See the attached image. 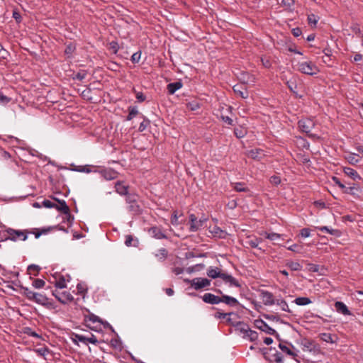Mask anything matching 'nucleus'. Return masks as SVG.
<instances>
[{
	"label": "nucleus",
	"mask_w": 363,
	"mask_h": 363,
	"mask_svg": "<svg viewBox=\"0 0 363 363\" xmlns=\"http://www.w3.org/2000/svg\"><path fill=\"white\" fill-rule=\"evenodd\" d=\"M22 290L23 296L28 300L43 306L48 303V298L45 294L33 291L28 287H22Z\"/></svg>",
	"instance_id": "obj_1"
},
{
	"label": "nucleus",
	"mask_w": 363,
	"mask_h": 363,
	"mask_svg": "<svg viewBox=\"0 0 363 363\" xmlns=\"http://www.w3.org/2000/svg\"><path fill=\"white\" fill-rule=\"evenodd\" d=\"M6 232L8 235L7 239L14 242L17 240L25 241L28 238V232L27 230H15L13 228H8L6 229Z\"/></svg>",
	"instance_id": "obj_2"
},
{
	"label": "nucleus",
	"mask_w": 363,
	"mask_h": 363,
	"mask_svg": "<svg viewBox=\"0 0 363 363\" xmlns=\"http://www.w3.org/2000/svg\"><path fill=\"white\" fill-rule=\"evenodd\" d=\"M297 69L299 72L308 75H315L319 72L318 67L311 62H298Z\"/></svg>",
	"instance_id": "obj_3"
},
{
	"label": "nucleus",
	"mask_w": 363,
	"mask_h": 363,
	"mask_svg": "<svg viewBox=\"0 0 363 363\" xmlns=\"http://www.w3.org/2000/svg\"><path fill=\"white\" fill-rule=\"evenodd\" d=\"M233 315V313L228 312V325H232L234 327V331L243 337L248 330L249 327L247 325L240 321L233 322V318L231 316Z\"/></svg>",
	"instance_id": "obj_4"
},
{
	"label": "nucleus",
	"mask_w": 363,
	"mask_h": 363,
	"mask_svg": "<svg viewBox=\"0 0 363 363\" xmlns=\"http://www.w3.org/2000/svg\"><path fill=\"white\" fill-rule=\"evenodd\" d=\"M189 283L191 287L195 290H200L208 288L211 284V281L203 277H196L191 280H186Z\"/></svg>",
	"instance_id": "obj_5"
},
{
	"label": "nucleus",
	"mask_w": 363,
	"mask_h": 363,
	"mask_svg": "<svg viewBox=\"0 0 363 363\" xmlns=\"http://www.w3.org/2000/svg\"><path fill=\"white\" fill-rule=\"evenodd\" d=\"M61 289H55L52 294L62 303L66 304L73 301L74 298L69 291H61Z\"/></svg>",
	"instance_id": "obj_6"
},
{
	"label": "nucleus",
	"mask_w": 363,
	"mask_h": 363,
	"mask_svg": "<svg viewBox=\"0 0 363 363\" xmlns=\"http://www.w3.org/2000/svg\"><path fill=\"white\" fill-rule=\"evenodd\" d=\"M206 221V218H201L199 220L194 214H191L189 216V222H190V231L196 232L199 230Z\"/></svg>",
	"instance_id": "obj_7"
},
{
	"label": "nucleus",
	"mask_w": 363,
	"mask_h": 363,
	"mask_svg": "<svg viewBox=\"0 0 363 363\" xmlns=\"http://www.w3.org/2000/svg\"><path fill=\"white\" fill-rule=\"evenodd\" d=\"M238 79L245 84L253 85L255 83V77L245 71H241L236 74Z\"/></svg>",
	"instance_id": "obj_8"
},
{
	"label": "nucleus",
	"mask_w": 363,
	"mask_h": 363,
	"mask_svg": "<svg viewBox=\"0 0 363 363\" xmlns=\"http://www.w3.org/2000/svg\"><path fill=\"white\" fill-rule=\"evenodd\" d=\"M98 173L106 180H113L118 177V172L111 168L98 169Z\"/></svg>",
	"instance_id": "obj_9"
},
{
	"label": "nucleus",
	"mask_w": 363,
	"mask_h": 363,
	"mask_svg": "<svg viewBox=\"0 0 363 363\" xmlns=\"http://www.w3.org/2000/svg\"><path fill=\"white\" fill-rule=\"evenodd\" d=\"M260 298L265 306H273L275 304V298L273 294L267 291H262L260 293Z\"/></svg>",
	"instance_id": "obj_10"
},
{
	"label": "nucleus",
	"mask_w": 363,
	"mask_h": 363,
	"mask_svg": "<svg viewBox=\"0 0 363 363\" xmlns=\"http://www.w3.org/2000/svg\"><path fill=\"white\" fill-rule=\"evenodd\" d=\"M314 125V122L310 118L302 119L298 121L299 128L306 133H309Z\"/></svg>",
	"instance_id": "obj_11"
},
{
	"label": "nucleus",
	"mask_w": 363,
	"mask_h": 363,
	"mask_svg": "<svg viewBox=\"0 0 363 363\" xmlns=\"http://www.w3.org/2000/svg\"><path fill=\"white\" fill-rule=\"evenodd\" d=\"M255 326L257 328L259 329L260 330L269 334V335H274L276 333V330L269 326L264 321L262 320H257L255 321Z\"/></svg>",
	"instance_id": "obj_12"
},
{
	"label": "nucleus",
	"mask_w": 363,
	"mask_h": 363,
	"mask_svg": "<svg viewBox=\"0 0 363 363\" xmlns=\"http://www.w3.org/2000/svg\"><path fill=\"white\" fill-rule=\"evenodd\" d=\"M303 350L304 351L313 352V354H316L320 352L319 345L315 344L313 341L306 340L304 343H303Z\"/></svg>",
	"instance_id": "obj_13"
},
{
	"label": "nucleus",
	"mask_w": 363,
	"mask_h": 363,
	"mask_svg": "<svg viewBox=\"0 0 363 363\" xmlns=\"http://www.w3.org/2000/svg\"><path fill=\"white\" fill-rule=\"evenodd\" d=\"M335 311L343 315H351L352 313L347 306L342 301H336L334 304Z\"/></svg>",
	"instance_id": "obj_14"
},
{
	"label": "nucleus",
	"mask_w": 363,
	"mask_h": 363,
	"mask_svg": "<svg viewBox=\"0 0 363 363\" xmlns=\"http://www.w3.org/2000/svg\"><path fill=\"white\" fill-rule=\"evenodd\" d=\"M202 299L204 302L211 304H216L221 301V298L219 296L210 293L205 294L203 296Z\"/></svg>",
	"instance_id": "obj_15"
},
{
	"label": "nucleus",
	"mask_w": 363,
	"mask_h": 363,
	"mask_svg": "<svg viewBox=\"0 0 363 363\" xmlns=\"http://www.w3.org/2000/svg\"><path fill=\"white\" fill-rule=\"evenodd\" d=\"M234 307L238 313H242L244 307L238 302L237 299L228 296V307Z\"/></svg>",
	"instance_id": "obj_16"
},
{
	"label": "nucleus",
	"mask_w": 363,
	"mask_h": 363,
	"mask_svg": "<svg viewBox=\"0 0 363 363\" xmlns=\"http://www.w3.org/2000/svg\"><path fill=\"white\" fill-rule=\"evenodd\" d=\"M247 155L254 160H259L264 156V154L261 149H252L248 151Z\"/></svg>",
	"instance_id": "obj_17"
},
{
	"label": "nucleus",
	"mask_w": 363,
	"mask_h": 363,
	"mask_svg": "<svg viewBox=\"0 0 363 363\" xmlns=\"http://www.w3.org/2000/svg\"><path fill=\"white\" fill-rule=\"evenodd\" d=\"M149 233L150 235H152L153 238L156 239H163L166 238L164 233L162 231V230L160 228L157 227H152L150 228Z\"/></svg>",
	"instance_id": "obj_18"
},
{
	"label": "nucleus",
	"mask_w": 363,
	"mask_h": 363,
	"mask_svg": "<svg viewBox=\"0 0 363 363\" xmlns=\"http://www.w3.org/2000/svg\"><path fill=\"white\" fill-rule=\"evenodd\" d=\"M233 91L243 99H246L248 96V92L242 84L235 85L233 86Z\"/></svg>",
	"instance_id": "obj_19"
},
{
	"label": "nucleus",
	"mask_w": 363,
	"mask_h": 363,
	"mask_svg": "<svg viewBox=\"0 0 363 363\" xmlns=\"http://www.w3.org/2000/svg\"><path fill=\"white\" fill-rule=\"evenodd\" d=\"M343 172L347 176L354 181L361 179V177L357 173V172L350 167H344Z\"/></svg>",
	"instance_id": "obj_20"
},
{
	"label": "nucleus",
	"mask_w": 363,
	"mask_h": 363,
	"mask_svg": "<svg viewBox=\"0 0 363 363\" xmlns=\"http://www.w3.org/2000/svg\"><path fill=\"white\" fill-rule=\"evenodd\" d=\"M345 160L352 165L356 164L360 160V157L357 154L349 152L345 155Z\"/></svg>",
	"instance_id": "obj_21"
},
{
	"label": "nucleus",
	"mask_w": 363,
	"mask_h": 363,
	"mask_svg": "<svg viewBox=\"0 0 363 363\" xmlns=\"http://www.w3.org/2000/svg\"><path fill=\"white\" fill-rule=\"evenodd\" d=\"M245 245L252 248H257L259 244L261 242V240L256 237L249 236L245 240Z\"/></svg>",
	"instance_id": "obj_22"
},
{
	"label": "nucleus",
	"mask_w": 363,
	"mask_h": 363,
	"mask_svg": "<svg viewBox=\"0 0 363 363\" xmlns=\"http://www.w3.org/2000/svg\"><path fill=\"white\" fill-rule=\"evenodd\" d=\"M116 191L121 195H126L128 193V186L123 182H118L115 185Z\"/></svg>",
	"instance_id": "obj_23"
},
{
	"label": "nucleus",
	"mask_w": 363,
	"mask_h": 363,
	"mask_svg": "<svg viewBox=\"0 0 363 363\" xmlns=\"http://www.w3.org/2000/svg\"><path fill=\"white\" fill-rule=\"evenodd\" d=\"M69 281V279H66L65 277H60L56 279L55 285L57 289H62L67 287V282Z\"/></svg>",
	"instance_id": "obj_24"
},
{
	"label": "nucleus",
	"mask_w": 363,
	"mask_h": 363,
	"mask_svg": "<svg viewBox=\"0 0 363 363\" xmlns=\"http://www.w3.org/2000/svg\"><path fill=\"white\" fill-rule=\"evenodd\" d=\"M207 275L212 279L220 277L221 276H225L224 274H221L220 270L218 267L209 268L207 271Z\"/></svg>",
	"instance_id": "obj_25"
},
{
	"label": "nucleus",
	"mask_w": 363,
	"mask_h": 363,
	"mask_svg": "<svg viewBox=\"0 0 363 363\" xmlns=\"http://www.w3.org/2000/svg\"><path fill=\"white\" fill-rule=\"evenodd\" d=\"M182 84L181 82H174L170 83L167 85V90L168 92L170 94H173L175 93L176 91L179 90L180 88H182Z\"/></svg>",
	"instance_id": "obj_26"
},
{
	"label": "nucleus",
	"mask_w": 363,
	"mask_h": 363,
	"mask_svg": "<svg viewBox=\"0 0 363 363\" xmlns=\"http://www.w3.org/2000/svg\"><path fill=\"white\" fill-rule=\"evenodd\" d=\"M228 286L235 287L238 289V292H241V286L238 280H236L235 278H233V277L229 276V275H228Z\"/></svg>",
	"instance_id": "obj_27"
},
{
	"label": "nucleus",
	"mask_w": 363,
	"mask_h": 363,
	"mask_svg": "<svg viewBox=\"0 0 363 363\" xmlns=\"http://www.w3.org/2000/svg\"><path fill=\"white\" fill-rule=\"evenodd\" d=\"M294 302L298 306H306L312 303L311 299L307 297H298Z\"/></svg>",
	"instance_id": "obj_28"
},
{
	"label": "nucleus",
	"mask_w": 363,
	"mask_h": 363,
	"mask_svg": "<svg viewBox=\"0 0 363 363\" xmlns=\"http://www.w3.org/2000/svg\"><path fill=\"white\" fill-rule=\"evenodd\" d=\"M257 337H258L257 333L255 331L251 330L249 328L248 330L247 331V333H245V335H244V336L242 337L245 339L249 340L250 341H255V340L257 339Z\"/></svg>",
	"instance_id": "obj_29"
},
{
	"label": "nucleus",
	"mask_w": 363,
	"mask_h": 363,
	"mask_svg": "<svg viewBox=\"0 0 363 363\" xmlns=\"http://www.w3.org/2000/svg\"><path fill=\"white\" fill-rule=\"evenodd\" d=\"M318 228L320 231L327 232L328 233L333 235L335 236H340V232L338 230L330 229L327 226L318 227Z\"/></svg>",
	"instance_id": "obj_30"
},
{
	"label": "nucleus",
	"mask_w": 363,
	"mask_h": 363,
	"mask_svg": "<svg viewBox=\"0 0 363 363\" xmlns=\"http://www.w3.org/2000/svg\"><path fill=\"white\" fill-rule=\"evenodd\" d=\"M286 265L293 271H300L302 269V266L297 262H287Z\"/></svg>",
	"instance_id": "obj_31"
},
{
	"label": "nucleus",
	"mask_w": 363,
	"mask_h": 363,
	"mask_svg": "<svg viewBox=\"0 0 363 363\" xmlns=\"http://www.w3.org/2000/svg\"><path fill=\"white\" fill-rule=\"evenodd\" d=\"M234 133L238 138H242L246 135L247 130L245 128L238 127L234 129Z\"/></svg>",
	"instance_id": "obj_32"
},
{
	"label": "nucleus",
	"mask_w": 363,
	"mask_h": 363,
	"mask_svg": "<svg viewBox=\"0 0 363 363\" xmlns=\"http://www.w3.org/2000/svg\"><path fill=\"white\" fill-rule=\"evenodd\" d=\"M279 348L281 350V351L286 353L287 354H289L290 356H293V357L296 356V354L291 350L289 346H287L284 344H279Z\"/></svg>",
	"instance_id": "obj_33"
},
{
	"label": "nucleus",
	"mask_w": 363,
	"mask_h": 363,
	"mask_svg": "<svg viewBox=\"0 0 363 363\" xmlns=\"http://www.w3.org/2000/svg\"><path fill=\"white\" fill-rule=\"evenodd\" d=\"M263 235L265 236L266 238L274 241L278 239H279L281 237V235L276 233H264Z\"/></svg>",
	"instance_id": "obj_34"
},
{
	"label": "nucleus",
	"mask_w": 363,
	"mask_h": 363,
	"mask_svg": "<svg viewBox=\"0 0 363 363\" xmlns=\"http://www.w3.org/2000/svg\"><path fill=\"white\" fill-rule=\"evenodd\" d=\"M45 281L41 279H34L32 283V286L34 288L38 289L43 288L45 286Z\"/></svg>",
	"instance_id": "obj_35"
},
{
	"label": "nucleus",
	"mask_w": 363,
	"mask_h": 363,
	"mask_svg": "<svg viewBox=\"0 0 363 363\" xmlns=\"http://www.w3.org/2000/svg\"><path fill=\"white\" fill-rule=\"evenodd\" d=\"M39 270L40 267L35 264H31L28 267V274L30 275L36 276L38 274Z\"/></svg>",
	"instance_id": "obj_36"
},
{
	"label": "nucleus",
	"mask_w": 363,
	"mask_h": 363,
	"mask_svg": "<svg viewBox=\"0 0 363 363\" xmlns=\"http://www.w3.org/2000/svg\"><path fill=\"white\" fill-rule=\"evenodd\" d=\"M73 341L77 342H81L85 345H86V336H84L83 335H79V334H74L73 335V338H72Z\"/></svg>",
	"instance_id": "obj_37"
},
{
	"label": "nucleus",
	"mask_w": 363,
	"mask_h": 363,
	"mask_svg": "<svg viewBox=\"0 0 363 363\" xmlns=\"http://www.w3.org/2000/svg\"><path fill=\"white\" fill-rule=\"evenodd\" d=\"M57 208L63 213L69 214V208L64 201L60 203V206Z\"/></svg>",
	"instance_id": "obj_38"
},
{
	"label": "nucleus",
	"mask_w": 363,
	"mask_h": 363,
	"mask_svg": "<svg viewBox=\"0 0 363 363\" xmlns=\"http://www.w3.org/2000/svg\"><path fill=\"white\" fill-rule=\"evenodd\" d=\"M85 173H91V172H98V168L94 167L93 169L89 165H85L81 167V169L79 170Z\"/></svg>",
	"instance_id": "obj_39"
},
{
	"label": "nucleus",
	"mask_w": 363,
	"mask_h": 363,
	"mask_svg": "<svg viewBox=\"0 0 363 363\" xmlns=\"http://www.w3.org/2000/svg\"><path fill=\"white\" fill-rule=\"evenodd\" d=\"M318 21V18L314 14H310L308 16V24L312 26H315Z\"/></svg>",
	"instance_id": "obj_40"
},
{
	"label": "nucleus",
	"mask_w": 363,
	"mask_h": 363,
	"mask_svg": "<svg viewBox=\"0 0 363 363\" xmlns=\"http://www.w3.org/2000/svg\"><path fill=\"white\" fill-rule=\"evenodd\" d=\"M138 113V108L136 107H130L129 108V114L127 116V120H132Z\"/></svg>",
	"instance_id": "obj_41"
},
{
	"label": "nucleus",
	"mask_w": 363,
	"mask_h": 363,
	"mask_svg": "<svg viewBox=\"0 0 363 363\" xmlns=\"http://www.w3.org/2000/svg\"><path fill=\"white\" fill-rule=\"evenodd\" d=\"M167 255V252L164 248L160 249L157 252V253L155 254V256L159 259H163L166 257Z\"/></svg>",
	"instance_id": "obj_42"
},
{
	"label": "nucleus",
	"mask_w": 363,
	"mask_h": 363,
	"mask_svg": "<svg viewBox=\"0 0 363 363\" xmlns=\"http://www.w3.org/2000/svg\"><path fill=\"white\" fill-rule=\"evenodd\" d=\"M86 318H87L86 319L87 320L91 322L92 323H102L100 318L94 314L89 315Z\"/></svg>",
	"instance_id": "obj_43"
},
{
	"label": "nucleus",
	"mask_w": 363,
	"mask_h": 363,
	"mask_svg": "<svg viewBox=\"0 0 363 363\" xmlns=\"http://www.w3.org/2000/svg\"><path fill=\"white\" fill-rule=\"evenodd\" d=\"M321 339L326 342H334L332 335L329 333L321 334Z\"/></svg>",
	"instance_id": "obj_44"
},
{
	"label": "nucleus",
	"mask_w": 363,
	"mask_h": 363,
	"mask_svg": "<svg viewBox=\"0 0 363 363\" xmlns=\"http://www.w3.org/2000/svg\"><path fill=\"white\" fill-rule=\"evenodd\" d=\"M149 125H150V121L147 119H144V121L142 123H140V124L139 125V128H138L139 131L140 132L144 131L147 128V126Z\"/></svg>",
	"instance_id": "obj_45"
},
{
	"label": "nucleus",
	"mask_w": 363,
	"mask_h": 363,
	"mask_svg": "<svg viewBox=\"0 0 363 363\" xmlns=\"http://www.w3.org/2000/svg\"><path fill=\"white\" fill-rule=\"evenodd\" d=\"M279 306L281 308V311L284 312H291L289 307L285 300L280 301V304L279 305Z\"/></svg>",
	"instance_id": "obj_46"
},
{
	"label": "nucleus",
	"mask_w": 363,
	"mask_h": 363,
	"mask_svg": "<svg viewBox=\"0 0 363 363\" xmlns=\"http://www.w3.org/2000/svg\"><path fill=\"white\" fill-rule=\"evenodd\" d=\"M74 50H75V46L73 44L69 43V45H67L65 52L66 55L69 56L73 53Z\"/></svg>",
	"instance_id": "obj_47"
},
{
	"label": "nucleus",
	"mask_w": 363,
	"mask_h": 363,
	"mask_svg": "<svg viewBox=\"0 0 363 363\" xmlns=\"http://www.w3.org/2000/svg\"><path fill=\"white\" fill-rule=\"evenodd\" d=\"M140 57H141V52H136L133 53V55L131 56V61L133 63H138V62H139Z\"/></svg>",
	"instance_id": "obj_48"
},
{
	"label": "nucleus",
	"mask_w": 363,
	"mask_h": 363,
	"mask_svg": "<svg viewBox=\"0 0 363 363\" xmlns=\"http://www.w3.org/2000/svg\"><path fill=\"white\" fill-rule=\"evenodd\" d=\"M179 216L177 211H174L172 218H171V223L173 225H178L179 221H178Z\"/></svg>",
	"instance_id": "obj_49"
},
{
	"label": "nucleus",
	"mask_w": 363,
	"mask_h": 363,
	"mask_svg": "<svg viewBox=\"0 0 363 363\" xmlns=\"http://www.w3.org/2000/svg\"><path fill=\"white\" fill-rule=\"evenodd\" d=\"M232 185L236 191H244L245 190V188L244 187V184L235 183L232 184Z\"/></svg>",
	"instance_id": "obj_50"
},
{
	"label": "nucleus",
	"mask_w": 363,
	"mask_h": 363,
	"mask_svg": "<svg viewBox=\"0 0 363 363\" xmlns=\"http://www.w3.org/2000/svg\"><path fill=\"white\" fill-rule=\"evenodd\" d=\"M289 89L293 91L294 93H296V89L297 88L296 84L295 82L290 80L287 82Z\"/></svg>",
	"instance_id": "obj_51"
},
{
	"label": "nucleus",
	"mask_w": 363,
	"mask_h": 363,
	"mask_svg": "<svg viewBox=\"0 0 363 363\" xmlns=\"http://www.w3.org/2000/svg\"><path fill=\"white\" fill-rule=\"evenodd\" d=\"M97 342H98V340H97L96 337H95V335L91 334L90 336L86 337V345L88 343H91V344L96 345Z\"/></svg>",
	"instance_id": "obj_52"
},
{
	"label": "nucleus",
	"mask_w": 363,
	"mask_h": 363,
	"mask_svg": "<svg viewBox=\"0 0 363 363\" xmlns=\"http://www.w3.org/2000/svg\"><path fill=\"white\" fill-rule=\"evenodd\" d=\"M261 62L262 65L266 68H269L271 66L269 60L266 57H262L261 58Z\"/></svg>",
	"instance_id": "obj_53"
},
{
	"label": "nucleus",
	"mask_w": 363,
	"mask_h": 363,
	"mask_svg": "<svg viewBox=\"0 0 363 363\" xmlns=\"http://www.w3.org/2000/svg\"><path fill=\"white\" fill-rule=\"evenodd\" d=\"M300 234L303 238H308L311 235V230L308 228H303Z\"/></svg>",
	"instance_id": "obj_54"
},
{
	"label": "nucleus",
	"mask_w": 363,
	"mask_h": 363,
	"mask_svg": "<svg viewBox=\"0 0 363 363\" xmlns=\"http://www.w3.org/2000/svg\"><path fill=\"white\" fill-rule=\"evenodd\" d=\"M213 233H215V236L222 238L225 237V233L223 230H221L219 228H217L216 229L213 230Z\"/></svg>",
	"instance_id": "obj_55"
},
{
	"label": "nucleus",
	"mask_w": 363,
	"mask_h": 363,
	"mask_svg": "<svg viewBox=\"0 0 363 363\" xmlns=\"http://www.w3.org/2000/svg\"><path fill=\"white\" fill-rule=\"evenodd\" d=\"M333 181L334 182V183L337 185L341 189H345V186L340 182V180L336 177H333Z\"/></svg>",
	"instance_id": "obj_56"
},
{
	"label": "nucleus",
	"mask_w": 363,
	"mask_h": 363,
	"mask_svg": "<svg viewBox=\"0 0 363 363\" xmlns=\"http://www.w3.org/2000/svg\"><path fill=\"white\" fill-rule=\"evenodd\" d=\"M357 190V188L355 186H351V187H346L343 189V191L346 194H354V191Z\"/></svg>",
	"instance_id": "obj_57"
},
{
	"label": "nucleus",
	"mask_w": 363,
	"mask_h": 363,
	"mask_svg": "<svg viewBox=\"0 0 363 363\" xmlns=\"http://www.w3.org/2000/svg\"><path fill=\"white\" fill-rule=\"evenodd\" d=\"M10 101V99L0 93V104H6Z\"/></svg>",
	"instance_id": "obj_58"
},
{
	"label": "nucleus",
	"mask_w": 363,
	"mask_h": 363,
	"mask_svg": "<svg viewBox=\"0 0 363 363\" xmlns=\"http://www.w3.org/2000/svg\"><path fill=\"white\" fill-rule=\"evenodd\" d=\"M270 182H271V183H272L275 185H278L279 184H280L281 179H280L279 177H278V176H272L270 178Z\"/></svg>",
	"instance_id": "obj_59"
},
{
	"label": "nucleus",
	"mask_w": 363,
	"mask_h": 363,
	"mask_svg": "<svg viewBox=\"0 0 363 363\" xmlns=\"http://www.w3.org/2000/svg\"><path fill=\"white\" fill-rule=\"evenodd\" d=\"M274 360L277 363H282V355L279 352H276L274 355Z\"/></svg>",
	"instance_id": "obj_60"
},
{
	"label": "nucleus",
	"mask_w": 363,
	"mask_h": 363,
	"mask_svg": "<svg viewBox=\"0 0 363 363\" xmlns=\"http://www.w3.org/2000/svg\"><path fill=\"white\" fill-rule=\"evenodd\" d=\"M110 48L113 50L114 53H116L118 49V43L116 42H111L110 43Z\"/></svg>",
	"instance_id": "obj_61"
},
{
	"label": "nucleus",
	"mask_w": 363,
	"mask_h": 363,
	"mask_svg": "<svg viewBox=\"0 0 363 363\" xmlns=\"http://www.w3.org/2000/svg\"><path fill=\"white\" fill-rule=\"evenodd\" d=\"M288 250L293 251V252H300L299 247L296 244H294V245L288 247Z\"/></svg>",
	"instance_id": "obj_62"
},
{
	"label": "nucleus",
	"mask_w": 363,
	"mask_h": 363,
	"mask_svg": "<svg viewBox=\"0 0 363 363\" xmlns=\"http://www.w3.org/2000/svg\"><path fill=\"white\" fill-rule=\"evenodd\" d=\"M291 32L295 37H298L302 33V31L299 28H293Z\"/></svg>",
	"instance_id": "obj_63"
},
{
	"label": "nucleus",
	"mask_w": 363,
	"mask_h": 363,
	"mask_svg": "<svg viewBox=\"0 0 363 363\" xmlns=\"http://www.w3.org/2000/svg\"><path fill=\"white\" fill-rule=\"evenodd\" d=\"M133 240V239L131 235H127L125 237V245L128 247L131 246Z\"/></svg>",
	"instance_id": "obj_64"
}]
</instances>
